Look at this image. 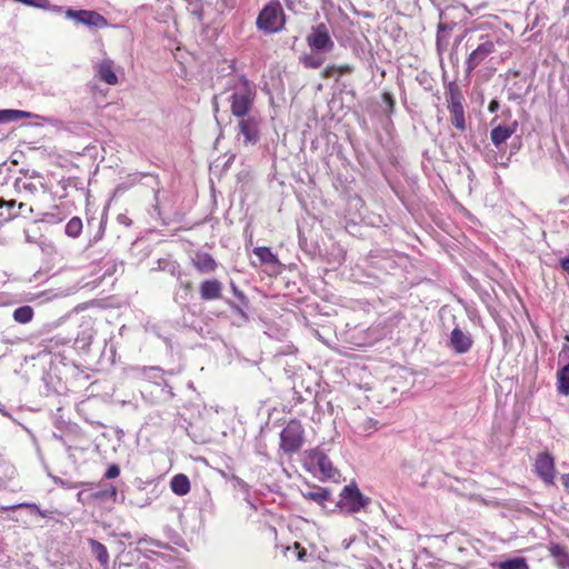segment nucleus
Instances as JSON below:
<instances>
[{"label": "nucleus", "instance_id": "nucleus-6", "mask_svg": "<svg viewBox=\"0 0 569 569\" xmlns=\"http://www.w3.org/2000/svg\"><path fill=\"white\" fill-rule=\"evenodd\" d=\"M306 40L312 50L319 52H330L335 47L329 29L325 23L312 27Z\"/></svg>", "mask_w": 569, "mask_h": 569}, {"label": "nucleus", "instance_id": "nucleus-20", "mask_svg": "<svg viewBox=\"0 0 569 569\" xmlns=\"http://www.w3.org/2000/svg\"><path fill=\"white\" fill-rule=\"evenodd\" d=\"M37 117L36 114L23 111V110H13V109H4L0 110V123H8L16 121L18 119H31Z\"/></svg>", "mask_w": 569, "mask_h": 569}, {"label": "nucleus", "instance_id": "nucleus-35", "mask_svg": "<svg viewBox=\"0 0 569 569\" xmlns=\"http://www.w3.org/2000/svg\"><path fill=\"white\" fill-rule=\"evenodd\" d=\"M120 475V468L117 465H111L106 471L104 477L107 479L117 478Z\"/></svg>", "mask_w": 569, "mask_h": 569}, {"label": "nucleus", "instance_id": "nucleus-33", "mask_svg": "<svg viewBox=\"0 0 569 569\" xmlns=\"http://www.w3.org/2000/svg\"><path fill=\"white\" fill-rule=\"evenodd\" d=\"M151 503V498L148 496L137 497L129 499V505L138 508H144Z\"/></svg>", "mask_w": 569, "mask_h": 569}, {"label": "nucleus", "instance_id": "nucleus-18", "mask_svg": "<svg viewBox=\"0 0 569 569\" xmlns=\"http://www.w3.org/2000/svg\"><path fill=\"white\" fill-rule=\"evenodd\" d=\"M515 132L513 127L509 126H498L493 128L490 132V138L492 143L496 147H500L502 143L507 141L511 137V134Z\"/></svg>", "mask_w": 569, "mask_h": 569}, {"label": "nucleus", "instance_id": "nucleus-17", "mask_svg": "<svg viewBox=\"0 0 569 569\" xmlns=\"http://www.w3.org/2000/svg\"><path fill=\"white\" fill-rule=\"evenodd\" d=\"M549 552L561 569L569 568V551L561 545L553 543L549 547Z\"/></svg>", "mask_w": 569, "mask_h": 569}, {"label": "nucleus", "instance_id": "nucleus-42", "mask_svg": "<svg viewBox=\"0 0 569 569\" xmlns=\"http://www.w3.org/2000/svg\"><path fill=\"white\" fill-rule=\"evenodd\" d=\"M561 483L565 489L569 492V473H565L561 476Z\"/></svg>", "mask_w": 569, "mask_h": 569}, {"label": "nucleus", "instance_id": "nucleus-23", "mask_svg": "<svg viewBox=\"0 0 569 569\" xmlns=\"http://www.w3.org/2000/svg\"><path fill=\"white\" fill-rule=\"evenodd\" d=\"M253 253L260 260L261 263L277 266L279 260L274 253L268 247H257L253 249Z\"/></svg>", "mask_w": 569, "mask_h": 569}, {"label": "nucleus", "instance_id": "nucleus-11", "mask_svg": "<svg viewBox=\"0 0 569 569\" xmlns=\"http://www.w3.org/2000/svg\"><path fill=\"white\" fill-rule=\"evenodd\" d=\"M96 76L102 82L114 86L118 83V77L114 72V62L109 58H103L94 66Z\"/></svg>", "mask_w": 569, "mask_h": 569}, {"label": "nucleus", "instance_id": "nucleus-16", "mask_svg": "<svg viewBox=\"0 0 569 569\" xmlns=\"http://www.w3.org/2000/svg\"><path fill=\"white\" fill-rule=\"evenodd\" d=\"M88 28L103 29L108 26L107 19L97 11L84 10V17L82 23Z\"/></svg>", "mask_w": 569, "mask_h": 569}, {"label": "nucleus", "instance_id": "nucleus-21", "mask_svg": "<svg viewBox=\"0 0 569 569\" xmlns=\"http://www.w3.org/2000/svg\"><path fill=\"white\" fill-rule=\"evenodd\" d=\"M171 490L178 496H184L190 491V481L183 473L176 475L170 481Z\"/></svg>", "mask_w": 569, "mask_h": 569}, {"label": "nucleus", "instance_id": "nucleus-39", "mask_svg": "<svg viewBox=\"0 0 569 569\" xmlns=\"http://www.w3.org/2000/svg\"><path fill=\"white\" fill-rule=\"evenodd\" d=\"M67 8L60 6H53L49 2V8H42V10H48L58 14H64Z\"/></svg>", "mask_w": 569, "mask_h": 569}, {"label": "nucleus", "instance_id": "nucleus-34", "mask_svg": "<svg viewBox=\"0 0 569 569\" xmlns=\"http://www.w3.org/2000/svg\"><path fill=\"white\" fill-rule=\"evenodd\" d=\"M16 184L19 188V190H24V191L30 192V193H34L38 190L37 186L34 183H32V182H20V181H17Z\"/></svg>", "mask_w": 569, "mask_h": 569}, {"label": "nucleus", "instance_id": "nucleus-14", "mask_svg": "<svg viewBox=\"0 0 569 569\" xmlns=\"http://www.w3.org/2000/svg\"><path fill=\"white\" fill-rule=\"evenodd\" d=\"M131 371L134 377L146 379L156 385H160L163 381L162 372L158 367H136Z\"/></svg>", "mask_w": 569, "mask_h": 569}, {"label": "nucleus", "instance_id": "nucleus-15", "mask_svg": "<svg viewBox=\"0 0 569 569\" xmlns=\"http://www.w3.org/2000/svg\"><path fill=\"white\" fill-rule=\"evenodd\" d=\"M194 268L201 273H209L216 270L217 262L208 253H197L193 258Z\"/></svg>", "mask_w": 569, "mask_h": 569}, {"label": "nucleus", "instance_id": "nucleus-44", "mask_svg": "<svg viewBox=\"0 0 569 569\" xmlns=\"http://www.w3.org/2000/svg\"><path fill=\"white\" fill-rule=\"evenodd\" d=\"M232 290H233V292H234V295H236L237 297H239L240 299H242V298H243L242 292H241V291H239V290L237 289V287L232 286Z\"/></svg>", "mask_w": 569, "mask_h": 569}, {"label": "nucleus", "instance_id": "nucleus-9", "mask_svg": "<svg viewBox=\"0 0 569 569\" xmlns=\"http://www.w3.org/2000/svg\"><path fill=\"white\" fill-rule=\"evenodd\" d=\"M559 361L563 362L557 372V390L560 395H569V345L562 347Z\"/></svg>", "mask_w": 569, "mask_h": 569}, {"label": "nucleus", "instance_id": "nucleus-7", "mask_svg": "<svg viewBox=\"0 0 569 569\" xmlns=\"http://www.w3.org/2000/svg\"><path fill=\"white\" fill-rule=\"evenodd\" d=\"M239 132L243 136L244 144H256L260 139L261 117L256 113L237 117Z\"/></svg>", "mask_w": 569, "mask_h": 569}, {"label": "nucleus", "instance_id": "nucleus-32", "mask_svg": "<svg viewBox=\"0 0 569 569\" xmlns=\"http://www.w3.org/2000/svg\"><path fill=\"white\" fill-rule=\"evenodd\" d=\"M452 124L463 131L466 129L465 111L451 113Z\"/></svg>", "mask_w": 569, "mask_h": 569}, {"label": "nucleus", "instance_id": "nucleus-27", "mask_svg": "<svg viewBox=\"0 0 569 569\" xmlns=\"http://www.w3.org/2000/svg\"><path fill=\"white\" fill-rule=\"evenodd\" d=\"M305 498L316 501L318 503H322L330 498V492L327 489L318 488L317 490H311L303 493Z\"/></svg>", "mask_w": 569, "mask_h": 569}, {"label": "nucleus", "instance_id": "nucleus-28", "mask_svg": "<svg viewBox=\"0 0 569 569\" xmlns=\"http://www.w3.org/2000/svg\"><path fill=\"white\" fill-rule=\"evenodd\" d=\"M91 497L96 500L111 499L118 501V491L116 487L110 486L108 489L92 492Z\"/></svg>", "mask_w": 569, "mask_h": 569}, {"label": "nucleus", "instance_id": "nucleus-40", "mask_svg": "<svg viewBox=\"0 0 569 569\" xmlns=\"http://www.w3.org/2000/svg\"><path fill=\"white\" fill-rule=\"evenodd\" d=\"M337 68H338V70H337L338 76L347 74L352 71V67L349 64L337 66Z\"/></svg>", "mask_w": 569, "mask_h": 569}, {"label": "nucleus", "instance_id": "nucleus-24", "mask_svg": "<svg viewBox=\"0 0 569 569\" xmlns=\"http://www.w3.org/2000/svg\"><path fill=\"white\" fill-rule=\"evenodd\" d=\"M492 566L498 569H529L526 559L522 557L499 561L492 563Z\"/></svg>", "mask_w": 569, "mask_h": 569}, {"label": "nucleus", "instance_id": "nucleus-30", "mask_svg": "<svg viewBox=\"0 0 569 569\" xmlns=\"http://www.w3.org/2000/svg\"><path fill=\"white\" fill-rule=\"evenodd\" d=\"M301 61L305 67L317 69L322 66L325 59L317 54H306L302 57Z\"/></svg>", "mask_w": 569, "mask_h": 569}, {"label": "nucleus", "instance_id": "nucleus-5", "mask_svg": "<svg viewBox=\"0 0 569 569\" xmlns=\"http://www.w3.org/2000/svg\"><path fill=\"white\" fill-rule=\"evenodd\" d=\"M370 498L363 496L356 485L346 486L340 493L339 506L347 513H356L365 509Z\"/></svg>", "mask_w": 569, "mask_h": 569}, {"label": "nucleus", "instance_id": "nucleus-47", "mask_svg": "<svg viewBox=\"0 0 569 569\" xmlns=\"http://www.w3.org/2000/svg\"><path fill=\"white\" fill-rule=\"evenodd\" d=\"M18 207H19V209H24L26 204H24L23 202H20V203L18 204Z\"/></svg>", "mask_w": 569, "mask_h": 569}, {"label": "nucleus", "instance_id": "nucleus-25", "mask_svg": "<svg viewBox=\"0 0 569 569\" xmlns=\"http://www.w3.org/2000/svg\"><path fill=\"white\" fill-rule=\"evenodd\" d=\"M33 309L30 306H22L13 311V319L18 323H29L33 318Z\"/></svg>", "mask_w": 569, "mask_h": 569}, {"label": "nucleus", "instance_id": "nucleus-37", "mask_svg": "<svg viewBox=\"0 0 569 569\" xmlns=\"http://www.w3.org/2000/svg\"><path fill=\"white\" fill-rule=\"evenodd\" d=\"M61 220H62V218L58 217V214L54 212H47L43 214V218H42V221L49 222V223H56Z\"/></svg>", "mask_w": 569, "mask_h": 569}, {"label": "nucleus", "instance_id": "nucleus-12", "mask_svg": "<svg viewBox=\"0 0 569 569\" xmlns=\"http://www.w3.org/2000/svg\"><path fill=\"white\" fill-rule=\"evenodd\" d=\"M223 284L217 279H208L200 283L199 293L202 300H217L221 298Z\"/></svg>", "mask_w": 569, "mask_h": 569}, {"label": "nucleus", "instance_id": "nucleus-13", "mask_svg": "<svg viewBox=\"0 0 569 569\" xmlns=\"http://www.w3.org/2000/svg\"><path fill=\"white\" fill-rule=\"evenodd\" d=\"M450 345L457 353H466L472 346V339L469 333L455 328L450 335Z\"/></svg>", "mask_w": 569, "mask_h": 569}, {"label": "nucleus", "instance_id": "nucleus-4", "mask_svg": "<svg viewBox=\"0 0 569 569\" xmlns=\"http://www.w3.org/2000/svg\"><path fill=\"white\" fill-rule=\"evenodd\" d=\"M303 445V427L299 420H290L280 433V448L286 453L297 452Z\"/></svg>", "mask_w": 569, "mask_h": 569}, {"label": "nucleus", "instance_id": "nucleus-3", "mask_svg": "<svg viewBox=\"0 0 569 569\" xmlns=\"http://www.w3.org/2000/svg\"><path fill=\"white\" fill-rule=\"evenodd\" d=\"M258 28L267 32H277L284 26V13L278 1L267 4L257 19Z\"/></svg>", "mask_w": 569, "mask_h": 569}, {"label": "nucleus", "instance_id": "nucleus-43", "mask_svg": "<svg viewBox=\"0 0 569 569\" xmlns=\"http://www.w3.org/2000/svg\"><path fill=\"white\" fill-rule=\"evenodd\" d=\"M560 266L569 274V257L561 259Z\"/></svg>", "mask_w": 569, "mask_h": 569}, {"label": "nucleus", "instance_id": "nucleus-8", "mask_svg": "<svg viewBox=\"0 0 569 569\" xmlns=\"http://www.w3.org/2000/svg\"><path fill=\"white\" fill-rule=\"evenodd\" d=\"M307 465L310 469L318 471L322 478H332L336 473L330 459L319 448L311 449L308 452Z\"/></svg>", "mask_w": 569, "mask_h": 569}, {"label": "nucleus", "instance_id": "nucleus-10", "mask_svg": "<svg viewBox=\"0 0 569 569\" xmlns=\"http://www.w3.org/2000/svg\"><path fill=\"white\" fill-rule=\"evenodd\" d=\"M536 472L548 485L553 482L555 478V462L548 453H541L537 457L535 462Z\"/></svg>", "mask_w": 569, "mask_h": 569}, {"label": "nucleus", "instance_id": "nucleus-22", "mask_svg": "<svg viewBox=\"0 0 569 569\" xmlns=\"http://www.w3.org/2000/svg\"><path fill=\"white\" fill-rule=\"evenodd\" d=\"M89 545L91 548L92 555L97 558V560L100 562V565L103 568H107L109 565V552L101 542L94 539L89 540Z\"/></svg>", "mask_w": 569, "mask_h": 569}, {"label": "nucleus", "instance_id": "nucleus-41", "mask_svg": "<svg viewBox=\"0 0 569 569\" xmlns=\"http://www.w3.org/2000/svg\"><path fill=\"white\" fill-rule=\"evenodd\" d=\"M383 101L392 109L395 101L392 99V96L388 92L383 93Z\"/></svg>", "mask_w": 569, "mask_h": 569}, {"label": "nucleus", "instance_id": "nucleus-45", "mask_svg": "<svg viewBox=\"0 0 569 569\" xmlns=\"http://www.w3.org/2000/svg\"><path fill=\"white\" fill-rule=\"evenodd\" d=\"M497 106H498V103H497L496 101H492V102L490 103V106H489V110H490L491 112H493V111L496 110Z\"/></svg>", "mask_w": 569, "mask_h": 569}, {"label": "nucleus", "instance_id": "nucleus-29", "mask_svg": "<svg viewBox=\"0 0 569 569\" xmlns=\"http://www.w3.org/2000/svg\"><path fill=\"white\" fill-rule=\"evenodd\" d=\"M19 508H28L31 511L38 513L42 518H47L48 515H49L48 511L41 510L36 503H32V502L18 503V505H14V506L6 507V508H3V510H16V509H19Z\"/></svg>", "mask_w": 569, "mask_h": 569}, {"label": "nucleus", "instance_id": "nucleus-46", "mask_svg": "<svg viewBox=\"0 0 569 569\" xmlns=\"http://www.w3.org/2000/svg\"><path fill=\"white\" fill-rule=\"evenodd\" d=\"M127 220H128V219H127V217H124V216H119V221H120V222H122V223H127V224H128Z\"/></svg>", "mask_w": 569, "mask_h": 569}, {"label": "nucleus", "instance_id": "nucleus-36", "mask_svg": "<svg viewBox=\"0 0 569 569\" xmlns=\"http://www.w3.org/2000/svg\"><path fill=\"white\" fill-rule=\"evenodd\" d=\"M337 66L332 64V66H328L323 69L322 71V77L323 78H333V77H337Z\"/></svg>", "mask_w": 569, "mask_h": 569}, {"label": "nucleus", "instance_id": "nucleus-31", "mask_svg": "<svg viewBox=\"0 0 569 569\" xmlns=\"http://www.w3.org/2000/svg\"><path fill=\"white\" fill-rule=\"evenodd\" d=\"M64 17L69 20L74 21L78 24H81L84 17V9L74 10L71 8H67L64 11Z\"/></svg>", "mask_w": 569, "mask_h": 569}, {"label": "nucleus", "instance_id": "nucleus-26", "mask_svg": "<svg viewBox=\"0 0 569 569\" xmlns=\"http://www.w3.org/2000/svg\"><path fill=\"white\" fill-rule=\"evenodd\" d=\"M82 220L79 217H73L66 224V234L70 238H78L82 231Z\"/></svg>", "mask_w": 569, "mask_h": 569}, {"label": "nucleus", "instance_id": "nucleus-19", "mask_svg": "<svg viewBox=\"0 0 569 569\" xmlns=\"http://www.w3.org/2000/svg\"><path fill=\"white\" fill-rule=\"evenodd\" d=\"M463 97L461 92L453 86H450L448 92V109L450 113L465 111Z\"/></svg>", "mask_w": 569, "mask_h": 569}, {"label": "nucleus", "instance_id": "nucleus-38", "mask_svg": "<svg viewBox=\"0 0 569 569\" xmlns=\"http://www.w3.org/2000/svg\"><path fill=\"white\" fill-rule=\"evenodd\" d=\"M17 204L16 200H0V209H2L3 207H7L9 210L14 208ZM0 217H4L3 212L0 211Z\"/></svg>", "mask_w": 569, "mask_h": 569}, {"label": "nucleus", "instance_id": "nucleus-2", "mask_svg": "<svg viewBox=\"0 0 569 569\" xmlns=\"http://www.w3.org/2000/svg\"><path fill=\"white\" fill-rule=\"evenodd\" d=\"M227 91L230 92L227 100L232 116L242 117L251 113L257 96L253 83L244 76H232L227 81Z\"/></svg>", "mask_w": 569, "mask_h": 569}, {"label": "nucleus", "instance_id": "nucleus-1", "mask_svg": "<svg viewBox=\"0 0 569 569\" xmlns=\"http://www.w3.org/2000/svg\"><path fill=\"white\" fill-rule=\"evenodd\" d=\"M479 31V29L472 31L467 41V46L472 48L466 61L467 72H471L495 57H500L503 60L511 56L509 38L501 30Z\"/></svg>", "mask_w": 569, "mask_h": 569}]
</instances>
